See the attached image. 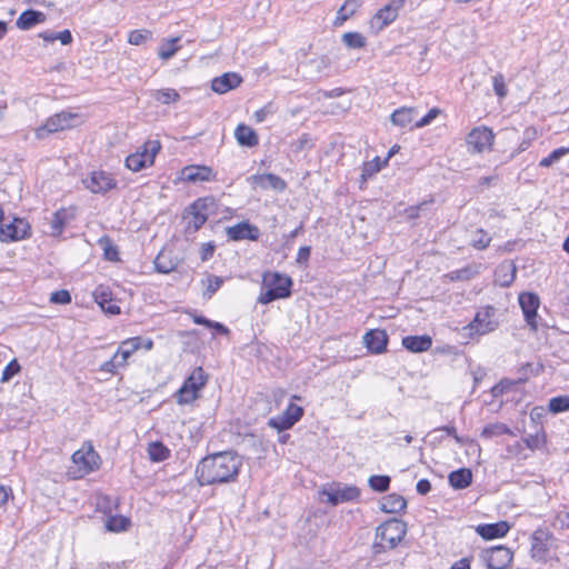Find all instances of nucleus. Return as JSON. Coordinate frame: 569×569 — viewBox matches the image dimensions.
<instances>
[{
    "label": "nucleus",
    "instance_id": "nucleus-33",
    "mask_svg": "<svg viewBox=\"0 0 569 569\" xmlns=\"http://www.w3.org/2000/svg\"><path fill=\"white\" fill-rule=\"evenodd\" d=\"M212 170L209 167L191 166L186 167L182 171L183 179L191 182L208 181Z\"/></svg>",
    "mask_w": 569,
    "mask_h": 569
},
{
    "label": "nucleus",
    "instance_id": "nucleus-47",
    "mask_svg": "<svg viewBox=\"0 0 569 569\" xmlns=\"http://www.w3.org/2000/svg\"><path fill=\"white\" fill-rule=\"evenodd\" d=\"M21 370V367L19 365V362L13 359L11 360L7 366L6 368L3 369L2 371V375H1V379L0 381L2 383L4 382H8L9 380H11L19 371Z\"/></svg>",
    "mask_w": 569,
    "mask_h": 569
},
{
    "label": "nucleus",
    "instance_id": "nucleus-60",
    "mask_svg": "<svg viewBox=\"0 0 569 569\" xmlns=\"http://www.w3.org/2000/svg\"><path fill=\"white\" fill-rule=\"evenodd\" d=\"M417 491L418 493L420 495H427L430 492L431 490V483L429 480L427 479H421L417 482Z\"/></svg>",
    "mask_w": 569,
    "mask_h": 569
},
{
    "label": "nucleus",
    "instance_id": "nucleus-51",
    "mask_svg": "<svg viewBox=\"0 0 569 569\" xmlns=\"http://www.w3.org/2000/svg\"><path fill=\"white\" fill-rule=\"evenodd\" d=\"M493 90L500 98H505L507 96L508 90L505 83V79L501 74L493 77Z\"/></svg>",
    "mask_w": 569,
    "mask_h": 569
},
{
    "label": "nucleus",
    "instance_id": "nucleus-16",
    "mask_svg": "<svg viewBox=\"0 0 569 569\" xmlns=\"http://www.w3.org/2000/svg\"><path fill=\"white\" fill-rule=\"evenodd\" d=\"M208 199H198L188 208L187 231L197 232L207 221L208 214L204 212L207 209Z\"/></svg>",
    "mask_w": 569,
    "mask_h": 569
},
{
    "label": "nucleus",
    "instance_id": "nucleus-50",
    "mask_svg": "<svg viewBox=\"0 0 569 569\" xmlns=\"http://www.w3.org/2000/svg\"><path fill=\"white\" fill-rule=\"evenodd\" d=\"M439 112L440 111L437 108L430 109L426 116H423L421 119L416 121L413 127L415 128H422V127H426V126L430 124L437 118Z\"/></svg>",
    "mask_w": 569,
    "mask_h": 569
},
{
    "label": "nucleus",
    "instance_id": "nucleus-42",
    "mask_svg": "<svg viewBox=\"0 0 569 569\" xmlns=\"http://www.w3.org/2000/svg\"><path fill=\"white\" fill-rule=\"evenodd\" d=\"M152 39V32L147 29L133 30L129 33L128 42L133 46H141Z\"/></svg>",
    "mask_w": 569,
    "mask_h": 569
},
{
    "label": "nucleus",
    "instance_id": "nucleus-19",
    "mask_svg": "<svg viewBox=\"0 0 569 569\" xmlns=\"http://www.w3.org/2000/svg\"><path fill=\"white\" fill-rule=\"evenodd\" d=\"M226 234L229 240L240 241V240H251L257 241L260 237V230L258 227L243 221L239 222L234 226H230L226 228Z\"/></svg>",
    "mask_w": 569,
    "mask_h": 569
},
{
    "label": "nucleus",
    "instance_id": "nucleus-26",
    "mask_svg": "<svg viewBox=\"0 0 569 569\" xmlns=\"http://www.w3.org/2000/svg\"><path fill=\"white\" fill-rule=\"evenodd\" d=\"M548 532L536 530L531 536V556L535 559H543L548 551Z\"/></svg>",
    "mask_w": 569,
    "mask_h": 569
},
{
    "label": "nucleus",
    "instance_id": "nucleus-43",
    "mask_svg": "<svg viewBox=\"0 0 569 569\" xmlns=\"http://www.w3.org/2000/svg\"><path fill=\"white\" fill-rule=\"evenodd\" d=\"M549 411L560 413L569 411V396H558L549 400Z\"/></svg>",
    "mask_w": 569,
    "mask_h": 569
},
{
    "label": "nucleus",
    "instance_id": "nucleus-41",
    "mask_svg": "<svg viewBox=\"0 0 569 569\" xmlns=\"http://www.w3.org/2000/svg\"><path fill=\"white\" fill-rule=\"evenodd\" d=\"M179 40L180 38L176 37L163 42L158 50L159 58L162 60H169L172 58L179 49L174 46Z\"/></svg>",
    "mask_w": 569,
    "mask_h": 569
},
{
    "label": "nucleus",
    "instance_id": "nucleus-31",
    "mask_svg": "<svg viewBox=\"0 0 569 569\" xmlns=\"http://www.w3.org/2000/svg\"><path fill=\"white\" fill-rule=\"evenodd\" d=\"M362 0H346L345 3L338 9L337 16L333 20L335 27H341L348 19H350L361 7Z\"/></svg>",
    "mask_w": 569,
    "mask_h": 569
},
{
    "label": "nucleus",
    "instance_id": "nucleus-28",
    "mask_svg": "<svg viewBox=\"0 0 569 569\" xmlns=\"http://www.w3.org/2000/svg\"><path fill=\"white\" fill-rule=\"evenodd\" d=\"M46 21V14L41 11L28 9L23 11L16 21V26L20 30H29L36 24Z\"/></svg>",
    "mask_w": 569,
    "mask_h": 569
},
{
    "label": "nucleus",
    "instance_id": "nucleus-27",
    "mask_svg": "<svg viewBox=\"0 0 569 569\" xmlns=\"http://www.w3.org/2000/svg\"><path fill=\"white\" fill-rule=\"evenodd\" d=\"M234 138L241 147L252 148L259 143L256 131L244 123L237 126L234 130Z\"/></svg>",
    "mask_w": 569,
    "mask_h": 569
},
{
    "label": "nucleus",
    "instance_id": "nucleus-35",
    "mask_svg": "<svg viewBox=\"0 0 569 569\" xmlns=\"http://www.w3.org/2000/svg\"><path fill=\"white\" fill-rule=\"evenodd\" d=\"M148 453L152 461L160 462L169 457L170 450L162 442L154 441L149 445Z\"/></svg>",
    "mask_w": 569,
    "mask_h": 569
},
{
    "label": "nucleus",
    "instance_id": "nucleus-11",
    "mask_svg": "<svg viewBox=\"0 0 569 569\" xmlns=\"http://www.w3.org/2000/svg\"><path fill=\"white\" fill-rule=\"evenodd\" d=\"M303 416V408L295 403H290L286 410L268 421V426L279 432L292 428Z\"/></svg>",
    "mask_w": 569,
    "mask_h": 569
},
{
    "label": "nucleus",
    "instance_id": "nucleus-8",
    "mask_svg": "<svg viewBox=\"0 0 569 569\" xmlns=\"http://www.w3.org/2000/svg\"><path fill=\"white\" fill-rule=\"evenodd\" d=\"M513 559V552L506 546H496L485 549L480 560L487 569H508Z\"/></svg>",
    "mask_w": 569,
    "mask_h": 569
},
{
    "label": "nucleus",
    "instance_id": "nucleus-61",
    "mask_svg": "<svg viewBox=\"0 0 569 569\" xmlns=\"http://www.w3.org/2000/svg\"><path fill=\"white\" fill-rule=\"evenodd\" d=\"M435 431H445L448 436H452L458 443H462V439L457 435V430L453 426H445Z\"/></svg>",
    "mask_w": 569,
    "mask_h": 569
},
{
    "label": "nucleus",
    "instance_id": "nucleus-17",
    "mask_svg": "<svg viewBox=\"0 0 569 569\" xmlns=\"http://www.w3.org/2000/svg\"><path fill=\"white\" fill-rule=\"evenodd\" d=\"M519 305L523 312L525 320L532 330H537V310L540 305L538 295L533 292H522L519 295Z\"/></svg>",
    "mask_w": 569,
    "mask_h": 569
},
{
    "label": "nucleus",
    "instance_id": "nucleus-52",
    "mask_svg": "<svg viewBox=\"0 0 569 569\" xmlns=\"http://www.w3.org/2000/svg\"><path fill=\"white\" fill-rule=\"evenodd\" d=\"M553 527L561 530L569 529V512H558L553 521Z\"/></svg>",
    "mask_w": 569,
    "mask_h": 569
},
{
    "label": "nucleus",
    "instance_id": "nucleus-58",
    "mask_svg": "<svg viewBox=\"0 0 569 569\" xmlns=\"http://www.w3.org/2000/svg\"><path fill=\"white\" fill-rule=\"evenodd\" d=\"M310 251H311L310 247H308V246L301 247L297 254V262L306 263L309 260Z\"/></svg>",
    "mask_w": 569,
    "mask_h": 569
},
{
    "label": "nucleus",
    "instance_id": "nucleus-62",
    "mask_svg": "<svg viewBox=\"0 0 569 569\" xmlns=\"http://www.w3.org/2000/svg\"><path fill=\"white\" fill-rule=\"evenodd\" d=\"M106 313H109V315H119L120 313V307L117 306L113 300L111 299L110 302H107V305H104V308H101Z\"/></svg>",
    "mask_w": 569,
    "mask_h": 569
},
{
    "label": "nucleus",
    "instance_id": "nucleus-36",
    "mask_svg": "<svg viewBox=\"0 0 569 569\" xmlns=\"http://www.w3.org/2000/svg\"><path fill=\"white\" fill-rule=\"evenodd\" d=\"M502 435H513V432L507 425L500 422L486 426L481 432V437L487 439Z\"/></svg>",
    "mask_w": 569,
    "mask_h": 569
},
{
    "label": "nucleus",
    "instance_id": "nucleus-59",
    "mask_svg": "<svg viewBox=\"0 0 569 569\" xmlns=\"http://www.w3.org/2000/svg\"><path fill=\"white\" fill-rule=\"evenodd\" d=\"M214 246L212 243H203L201 247V260L206 261L213 256Z\"/></svg>",
    "mask_w": 569,
    "mask_h": 569
},
{
    "label": "nucleus",
    "instance_id": "nucleus-39",
    "mask_svg": "<svg viewBox=\"0 0 569 569\" xmlns=\"http://www.w3.org/2000/svg\"><path fill=\"white\" fill-rule=\"evenodd\" d=\"M153 263L156 270L160 273H169L173 271L177 266V263L168 259L167 254L162 251L156 257Z\"/></svg>",
    "mask_w": 569,
    "mask_h": 569
},
{
    "label": "nucleus",
    "instance_id": "nucleus-12",
    "mask_svg": "<svg viewBox=\"0 0 569 569\" xmlns=\"http://www.w3.org/2000/svg\"><path fill=\"white\" fill-rule=\"evenodd\" d=\"M72 461L79 466L84 473L98 469L101 462L99 455L94 451L90 442H84L79 450L73 452Z\"/></svg>",
    "mask_w": 569,
    "mask_h": 569
},
{
    "label": "nucleus",
    "instance_id": "nucleus-30",
    "mask_svg": "<svg viewBox=\"0 0 569 569\" xmlns=\"http://www.w3.org/2000/svg\"><path fill=\"white\" fill-rule=\"evenodd\" d=\"M407 507L406 499L398 493L385 496L380 501V509L386 513H398Z\"/></svg>",
    "mask_w": 569,
    "mask_h": 569
},
{
    "label": "nucleus",
    "instance_id": "nucleus-49",
    "mask_svg": "<svg viewBox=\"0 0 569 569\" xmlns=\"http://www.w3.org/2000/svg\"><path fill=\"white\" fill-rule=\"evenodd\" d=\"M50 301L52 303L66 305L71 301V296L68 290H57L51 293Z\"/></svg>",
    "mask_w": 569,
    "mask_h": 569
},
{
    "label": "nucleus",
    "instance_id": "nucleus-46",
    "mask_svg": "<svg viewBox=\"0 0 569 569\" xmlns=\"http://www.w3.org/2000/svg\"><path fill=\"white\" fill-rule=\"evenodd\" d=\"M381 170V161L379 157H376L373 160L365 162L362 167L361 178L362 180H368L373 177L377 172Z\"/></svg>",
    "mask_w": 569,
    "mask_h": 569
},
{
    "label": "nucleus",
    "instance_id": "nucleus-32",
    "mask_svg": "<svg viewBox=\"0 0 569 569\" xmlns=\"http://www.w3.org/2000/svg\"><path fill=\"white\" fill-rule=\"evenodd\" d=\"M449 483L455 489H465L470 486L472 481V472L470 469L460 468L449 473Z\"/></svg>",
    "mask_w": 569,
    "mask_h": 569
},
{
    "label": "nucleus",
    "instance_id": "nucleus-6",
    "mask_svg": "<svg viewBox=\"0 0 569 569\" xmlns=\"http://www.w3.org/2000/svg\"><path fill=\"white\" fill-rule=\"evenodd\" d=\"M160 149L161 144L158 140H148L134 153L127 157L126 167L133 172H138L152 166Z\"/></svg>",
    "mask_w": 569,
    "mask_h": 569
},
{
    "label": "nucleus",
    "instance_id": "nucleus-15",
    "mask_svg": "<svg viewBox=\"0 0 569 569\" xmlns=\"http://www.w3.org/2000/svg\"><path fill=\"white\" fill-rule=\"evenodd\" d=\"M83 184L93 193H106L116 188L117 181L106 171H93L83 179Z\"/></svg>",
    "mask_w": 569,
    "mask_h": 569
},
{
    "label": "nucleus",
    "instance_id": "nucleus-25",
    "mask_svg": "<svg viewBox=\"0 0 569 569\" xmlns=\"http://www.w3.org/2000/svg\"><path fill=\"white\" fill-rule=\"evenodd\" d=\"M252 181L256 186L262 189H272L277 191H283L287 187L286 181L273 174V173H263L252 176Z\"/></svg>",
    "mask_w": 569,
    "mask_h": 569
},
{
    "label": "nucleus",
    "instance_id": "nucleus-21",
    "mask_svg": "<svg viewBox=\"0 0 569 569\" xmlns=\"http://www.w3.org/2000/svg\"><path fill=\"white\" fill-rule=\"evenodd\" d=\"M510 530L507 521L483 523L476 527V532L485 540H492L505 537Z\"/></svg>",
    "mask_w": 569,
    "mask_h": 569
},
{
    "label": "nucleus",
    "instance_id": "nucleus-9",
    "mask_svg": "<svg viewBox=\"0 0 569 569\" xmlns=\"http://www.w3.org/2000/svg\"><path fill=\"white\" fill-rule=\"evenodd\" d=\"M406 0H391L386 6L377 11V13L371 18L370 27L376 29V31H381L383 28L392 23L398 14L400 9L405 6Z\"/></svg>",
    "mask_w": 569,
    "mask_h": 569
},
{
    "label": "nucleus",
    "instance_id": "nucleus-14",
    "mask_svg": "<svg viewBox=\"0 0 569 569\" xmlns=\"http://www.w3.org/2000/svg\"><path fill=\"white\" fill-rule=\"evenodd\" d=\"M152 347L153 341L150 338L133 337L122 341L114 355L119 358L120 365L126 366L133 352L139 349L150 350Z\"/></svg>",
    "mask_w": 569,
    "mask_h": 569
},
{
    "label": "nucleus",
    "instance_id": "nucleus-22",
    "mask_svg": "<svg viewBox=\"0 0 569 569\" xmlns=\"http://www.w3.org/2000/svg\"><path fill=\"white\" fill-rule=\"evenodd\" d=\"M363 342L372 353H382L387 348L388 336L385 330L373 329L363 336Z\"/></svg>",
    "mask_w": 569,
    "mask_h": 569
},
{
    "label": "nucleus",
    "instance_id": "nucleus-44",
    "mask_svg": "<svg viewBox=\"0 0 569 569\" xmlns=\"http://www.w3.org/2000/svg\"><path fill=\"white\" fill-rule=\"evenodd\" d=\"M203 284H206L204 296L211 298L223 284V278L214 274H208Z\"/></svg>",
    "mask_w": 569,
    "mask_h": 569
},
{
    "label": "nucleus",
    "instance_id": "nucleus-57",
    "mask_svg": "<svg viewBox=\"0 0 569 569\" xmlns=\"http://www.w3.org/2000/svg\"><path fill=\"white\" fill-rule=\"evenodd\" d=\"M56 40H59L61 44L67 46L72 42V34L69 30L56 32Z\"/></svg>",
    "mask_w": 569,
    "mask_h": 569
},
{
    "label": "nucleus",
    "instance_id": "nucleus-40",
    "mask_svg": "<svg viewBox=\"0 0 569 569\" xmlns=\"http://www.w3.org/2000/svg\"><path fill=\"white\" fill-rule=\"evenodd\" d=\"M342 42L350 49H361L366 46V38L359 32H346Z\"/></svg>",
    "mask_w": 569,
    "mask_h": 569
},
{
    "label": "nucleus",
    "instance_id": "nucleus-54",
    "mask_svg": "<svg viewBox=\"0 0 569 569\" xmlns=\"http://www.w3.org/2000/svg\"><path fill=\"white\" fill-rule=\"evenodd\" d=\"M64 221L61 212H56L51 221V228L53 233H60L63 228Z\"/></svg>",
    "mask_w": 569,
    "mask_h": 569
},
{
    "label": "nucleus",
    "instance_id": "nucleus-56",
    "mask_svg": "<svg viewBox=\"0 0 569 569\" xmlns=\"http://www.w3.org/2000/svg\"><path fill=\"white\" fill-rule=\"evenodd\" d=\"M525 442L528 448L537 449L542 443V439L539 435H530L525 439Z\"/></svg>",
    "mask_w": 569,
    "mask_h": 569
},
{
    "label": "nucleus",
    "instance_id": "nucleus-63",
    "mask_svg": "<svg viewBox=\"0 0 569 569\" xmlns=\"http://www.w3.org/2000/svg\"><path fill=\"white\" fill-rule=\"evenodd\" d=\"M451 569H470V560L468 558H462L458 561H456Z\"/></svg>",
    "mask_w": 569,
    "mask_h": 569
},
{
    "label": "nucleus",
    "instance_id": "nucleus-37",
    "mask_svg": "<svg viewBox=\"0 0 569 569\" xmlns=\"http://www.w3.org/2000/svg\"><path fill=\"white\" fill-rule=\"evenodd\" d=\"M152 97L162 104L177 102L180 99V94L178 93V91L171 88L156 90Z\"/></svg>",
    "mask_w": 569,
    "mask_h": 569
},
{
    "label": "nucleus",
    "instance_id": "nucleus-13",
    "mask_svg": "<svg viewBox=\"0 0 569 569\" xmlns=\"http://www.w3.org/2000/svg\"><path fill=\"white\" fill-rule=\"evenodd\" d=\"M30 233L29 223L21 218H13L9 223L0 224V241L10 242L27 238Z\"/></svg>",
    "mask_w": 569,
    "mask_h": 569
},
{
    "label": "nucleus",
    "instance_id": "nucleus-34",
    "mask_svg": "<svg viewBox=\"0 0 569 569\" xmlns=\"http://www.w3.org/2000/svg\"><path fill=\"white\" fill-rule=\"evenodd\" d=\"M130 527V520L123 516H110L106 521V529L110 532L127 531Z\"/></svg>",
    "mask_w": 569,
    "mask_h": 569
},
{
    "label": "nucleus",
    "instance_id": "nucleus-38",
    "mask_svg": "<svg viewBox=\"0 0 569 569\" xmlns=\"http://www.w3.org/2000/svg\"><path fill=\"white\" fill-rule=\"evenodd\" d=\"M391 479L389 476L375 475L368 479L369 487L377 492H385L390 487Z\"/></svg>",
    "mask_w": 569,
    "mask_h": 569
},
{
    "label": "nucleus",
    "instance_id": "nucleus-45",
    "mask_svg": "<svg viewBox=\"0 0 569 569\" xmlns=\"http://www.w3.org/2000/svg\"><path fill=\"white\" fill-rule=\"evenodd\" d=\"M490 241L491 237L485 230L479 229L475 232L470 244L476 249L483 250L490 244Z\"/></svg>",
    "mask_w": 569,
    "mask_h": 569
},
{
    "label": "nucleus",
    "instance_id": "nucleus-2",
    "mask_svg": "<svg viewBox=\"0 0 569 569\" xmlns=\"http://www.w3.org/2000/svg\"><path fill=\"white\" fill-rule=\"evenodd\" d=\"M406 532V523L399 519L392 518L381 523L376 529V540L372 546L375 553H381L397 547Z\"/></svg>",
    "mask_w": 569,
    "mask_h": 569
},
{
    "label": "nucleus",
    "instance_id": "nucleus-1",
    "mask_svg": "<svg viewBox=\"0 0 569 569\" xmlns=\"http://www.w3.org/2000/svg\"><path fill=\"white\" fill-rule=\"evenodd\" d=\"M242 467L241 457L232 451H221L202 458L194 471L201 487L234 482Z\"/></svg>",
    "mask_w": 569,
    "mask_h": 569
},
{
    "label": "nucleus",
    "instance_id": "nucleus-10",
    "mask_svg": "<svg viewBox=\"0 0 569 569\" xmlns=\"http://www.w3.org/2000/svg\"><path fill=\"white\" fill-rule=\"evenodd\" d=\"M495 140V134L491 129L487 127L473 128L467 136V144L471 152L481 153L490 150Z\"/></svg>",
    "mask_w": 569,
    "mask_h": 569
},
{
    "label": "nucleus",
    "instance_id": "nucleus-7",
    "mask_svg": "<svg viewBox=\"0 0 569 569\" xmlns=\"http://www.w3.org/2000/svg\"><path fill=\"white\" fill-rule=\"evenodd\" d=\"M80 123V117L72 112H59L47 119L46 123L37 128L36 137L43 139L48 133L71 129Z\"/></svg>",
    "mask_w": 569,
    "mask_h": 569
},
{
    "label": "nucleus",
    "instance_id": "nucleus-3",
    "mask_svg": "<svg viewBox=\"0 0 569 569\" xmlns=\"http://www.w3.org/2000/svg\"><path fill=\"white\" fill-rule=\"evenodd\" d=\"M263 286L267 290L260 293L258 302L268 305L277 299L290 297L292 280L279 272H269L263 276Z\"/></svg>",
    "mask_w": 569,
    "mask_h": 569
},
{
    "label": "nucleus",
    "instance_id": "nucleus-24",
    "mask_svg": "<svg viewBox=\"0 0 569 569\" xmlns=\"http://www.w3.org/2000/svg\"><path fill=\"white\" fill-rule=\"evenodd\" d=\"M402 346L410 352H423L431 348L432 339L428 335L407 336L402 338Z\"/></svg>",
    "mask_w": 569,
    "mask_h": 569
},
{
    "label": "nucleus",
    "instance_id": "nucleus-20",
    "mask_svg": "<svg viewBox=\"0 0 569 569\" xmlns=\"http://www.w3.org/2000/svg\"><path fill=\"white\" fill-rule=\"evenodd\" d=\"M242 82V78L236 72H226L222 76L211 80V89L216 93L222 94L236 89Z\"/></svg>",
    "mask_w": 569,
    "mask_h": 569
},
{
    "label": "nucleus",
    "instance_id": "nucleus-29",
    "mask_svg": "<svg viewBox=\"0 0 569 569\" xmlns=\"http://www.w3.org/2000/svg\"><path fill=\"white\" fill-rule=\"evenodd\" d=\"M417 113L416 108L401 107L391 113L390 121L396 127L407 128L413 122Z\"/></svg>",
    "mask_w": 569,
    "mask_h": 569
},
{
    "label": "nucleus",
    "instance_id": "nucleus-4",
    "mask_svg": "<svg viewBox=\"0 0 569 569\" xmlns=\"http://www.w3.org/2000/svg\"><path fill=\"white\" fill-rule=\"evenodd\" d=\"M208 376L202 367H197L174 393L178 405H189L199 398L200 390L206 386Z\"/></svg>",
    "mask_w": 569,
    "mask_h": 569
},
{
    "label": "nucleus",
    "instance_id": "nucleus-48",
    "mask_svg": "<svg viewBox=\"0 0 569 569\" xmlns=\"http://www.w3.org/2000/svg\"><path fill=\"white\" fill-rule=\"evenodd\" d=\"M111 296L112 295L109 291V289L103 286L97 287L96 290L93 291L94 300L101 308H104V305H107V302H110L112 298Z\"/></svg>",
    "mask_w": 569,
    "mask_h": 569
},
{
    "label": "nucleus",
    "instance_id": "nucleus-53",
    "mask_svg": "<svg viewBox=\"0 0 569 569\" xmlns=\"http://www.w3.org/2000/svg\"><path fill=\"white\" fill-rule=\"evenodd\" d=\"M120 367H124V366L120 365L119 358L116 355H113V357L110 360H108L101 365L100 370L104 371V372H109V373H114L116 369L120 368Z\"/></svg>",
    "mask_w": 569,
    "mask_h": 569
},
{
    "label": "nucleus",
    "instance_id": "nucleus-55",
    "mask_svg": "<svg viewBox=\"0 0 569 569\" xmlns=\"http://www.w3.org/2000/svg\"><path fill=\"white\" fill-rule=\"evenodd\" d=\"M566 154H569V147H560L558 149H555L549 156L551 161L556 163Z\"/></svg>",
    "mask_w": 569,
    "mask_h": 569
},
{
    "label": "nucleus",
    "instance_id": "nucleus-5",
    "mask_svg": "<svg viewBox=\"0 0 569 569\" xmlns=\"http://www.w3.org/2000/svg\"><path fill=\"white\" fill-rule=\"evenodd\" d=\"M498 326L497 309L492 306H486L478 310L473 320L463 329L468 331L469 336H482L495 331Z\"/></svg>",
    "mask_w": 569,
    "mask_h": 569
},
{
    "label": "nucleus",
    "instance_id": "nucleus-23",
    "mask_svg": "<svg viewBox=\"0 0 569 569\" xmlns=\"http://www.w3.org/2000/svg\"><path fill=\"white\" fill-rule=\"evenodd\" d=\"M517 268L511 261L501 262L495 271V281L500 287H509L516 278Z\"/></svg>",
    "mask_w": 569,
    "mask_h": 569
},
{
    "label": "nucleus",
    "instance_id": "nucleus-64",
    "mask_svg": "<svg viewBox=\"0 0 569 569\" xmlns=\"http://www.w3.org/2000/svg\"><path fill=\"white\" fill-rule=\"evenodd\" d=\"M269 110L267 108H261L254 112V119L257 122H262L266 120Z\"/></svg>",
    "mask_w": 569,
    "mask_h": 569
},
{
    "label": "nucleus",
    "instance_id": "nucleus-18",
    "mask_svg": "<svg viewBox=\"0 0 569 569\" xmlns=\"http://www.w3.org/2000/svg\"><path fill=\"white\" fill-rule=\"evenodd\" d=\"M322 495L327 498L329 503L337 506L342 502L356 500L360 495V490L356 486H337L325 489Z\"/></svg>",
    "mask_w": 569,
    "mask_h": 569
}]
</instances>
